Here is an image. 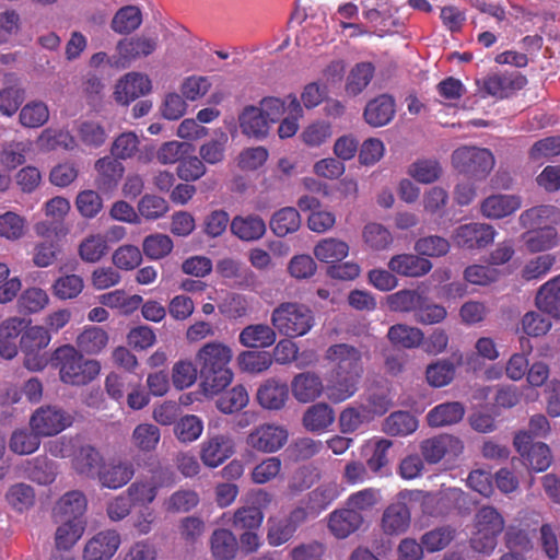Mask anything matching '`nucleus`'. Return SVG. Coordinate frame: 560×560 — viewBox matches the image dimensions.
<instances>
[{"instance_id":"f257e3e1","label":"nucleus","mask_w":560,"mask_h":560,"mask_svg":"<svg viewBox=\"0 0 560 560\" xmlns=\"http://www.w3.org/2000/svg\"><path fill=\"white\" fill-rule=\"evenodd\" d=\"M325 359L332 364L327 398L334 404L351 398L364 372L361 350L349 343H335L326 350Z\"/></svg>"},{"instance_id":"f03ea898","label":"nucleus","mask_w":560,"mask_h":560,"mask_svg":"<svg viewBox=\"0 0 560 560\" xmlns=\"http://www.w3.org/2000/svg\"><path fill=\"white\" fill-rule=\"evenodd\" d=\"M232 349L220 341L207 342L196 353L200 385L207 396L220 394L232 383Z\"/></svg>"},{"instance_id":"7ed1b4c3","label":"nucleus","mask_w":560,"mask_h":560,"mask_svg":"<svg viewBox=\"0 0 560 560\" xmlns=\"http://www.w3.org/2000/svg\"><path fill=\"white\" fill-rule=\"evenodd\" d=\"M52 365L58 370L60 381L71 386H85L101 373V363L86 359L72 345L57 348L51 357Z\"/></svg>"},{"instance_id":"20e7f679","label":"nucleus","mask_w":560,"mask_h":560,"mask_svg":"<svg viewBox=\"0 0 560 560\" xmlns=\"http://www.w3.org/2000/svg\"><path fill=\"white\" fill-rule=\"evenodd\" d=\"M502 514L491 505H483L475 514L474 532L469 539L470 548L481 555L490 556L497 548L498 538L504 530Z\"/></svg>"},{"instance_id":"39448f33","label":"nucleus","mask_w":560,"mask_h":560,"mask_svg":"<svg viewBox=\"0 0 560 560\" xmlns=\"http://www.w3.org/2000/svg\"><path fill=\"white\" fill-rule=\"evenodd\" d=\"M271 324L279 334L296 338L306 335L314 326L312 310L301 303L283 302L271 313Z\"/></svg>"},{"instance_id":"423d86ee","label":"nucleus","mask_w":560,"mask_h":560,"mask_svg":"<svg viewBox=\"0 0 560 560\" xmlns=\"http://www.w3.org/2000/svg\"><path fill=\"white\" fill-rule=\"evenodd\" d=\"M454 167L470 177L483 178L494 166V156L488 149L462 147L452 154Z\"/></svg>"},{"instance_id":"0eeeda50","label":"nucleus","mask_w":560,"mask_h":560,"mask_svg":"<svg viewBox=\"0 0 560 560\" xmlns=\"http://www.w3.org/2000/svg\"><path fill=\"white\" fill-rule=\"evenodd\" d=\"M73 417L57 406L46 405L37 408L30 418V427L40 438L54 436L69 428Z\"/></svg>"},{"instance_id":"6e6552de","label":"nucleus","mask_w":560,"mask_h":560,"mask_svg":"<svg viewBox=\"0 0 560 560\" xmlns=\"http://www.w3.org/2000/svg\"><path fill=\"white\" fill-rule=\"evenodd\" d=\"M51 340L49 330L43 326L28 327L20 339V348L25 354L24 365L31 371H39L46 366V360L39 355Z\"/></svg>"},{"instance_id":"1a4fd4ad","label":"nucleus","mask_w":560,"mask_h":560,"mask_svg":"<svg viewBox=\"0 0 560 560\" xmlns=\"http://www.w3.org/2000/svg\"><path fill=\"white\" fill-rule=\"evenodd\" d=\"M513 444L521 455L524 464L536 472L547 470L552 463V455L549 446L545 443H532V435L526 432H518Z\"/></svg>"},{"instance_id":"9d476101","label":"nucleus","mask_w":560,"mask_h":560,"mask_svg":"<svg viewBox=\"0 0 560 560\" xmlns=\"http://www.w3.org/2000/svg\"><path fill=\"white\" fill-rule=\"evenodd\" d=\"M420 451L423 459L429 464H438L443 458H455L464 451L463 441L447 433H442L421 442Z\"/></svg>"},{"instance_id":"9b49d317","label":"nucleus","mask_w":560,"mask_h":560,"mask_svg":"<svg viewBox=\"0 0 560 560\" xmlns=\"http://www.w3.org/2000/svg\"><path fill=\"white\" fill-rule=\"evenodd\" d=\"M156 47V37L135 36L120 39L116 46L118 56L113 60V66L125 69L132 61L151 55Z\"/></svg>"},{"instance_id":"f8f14e48","label":"nucleus","mask_w":560,"mask_h":560,"mask_svg":"<svg viewBox=\"0 0 560 560\" xmlns=\"http://www.w3.org/2000/svg\"><path fill=\"white\" fill-rule=\"evenodd\" d=\"M527 84V78L520 72H503L487 75L482 80L481 90L485 94L504 100Z\"/></svg>"},{"instance_id":"ddd939ff","label":"nucleus","mask_w":560,"mask_h":560,"mask_svg":"<svg viewBox=\"0 0 560 560\" xmlns=\"http://www.w3.org/2000/svg\"><path fill=\"white\" fill-rule=\"evenodd\" d=\"M494 229L486 223H467L459 225L453 235L454 243L462 248H482L494 240Z\"/></svg>"},{"instance_id":"4468645a","label":"nucleus","mask_w":560,"mask_h":560,"mask_svg":"<svg viewBox=\"0 0 560 560\" xmlns=\"http://www.w3.org/2000/svg\"><path fill=\"white\" fill-rule=\"evenodd\" d=\"M288 440V431L278 425L262 424L247 436V444L264 453H273L280 450Z\"/></svg>"},{"instance_id":"2eb2a0df","label":"nucleus","mask_w":560,"mask_h":560,"mask_svg":"<svg viewBox=\"0 0 560 560\" xmlns=\"http://www.w3.org/2000/svg\"><path fill=\"white\" fill-rule=\"evenodd\" d=\"M120 535L114 530H103L93 536L83 550L84 560H108L120 546Z\"/></svg>"},{"instance_id":"dca6fc26","label":"nucleus","mask_w":560,"mask_h":560,"mask_svg":"<svg viewBox=\"0 0 560 560\" xmlns=\"http://www.w3.org/2000/svg\"><path fill=\"white\" fill-rule=\"evenodd\" d=\"M152 89L148 75L129 72L115 86V100L121 105H128L136 98L148 94Z\"/></svg>"},{"instance_id":"f3484780","label":"nucleus","mask_w":560,"mask_h":560,"mask_svg":"<svg viewBox=\"0 0 560 560\" xmlns=\"http://www.w3.org/2000/svg\"><path fill=\"white\" fill-rule=\"evenodd\" d=\"M364 523V515H360L345 504L343 508L332 511L328 515V529L338 539L348 538L358 532Z\"/></svg>"},{"instance_id":"a211bd4d","label":"nucleus","mask_w":560,"mask_h":560,"mask_svg":"<svg viewBox=\"0 0 560 560\" xmlns=\"http://www.w3.org/2000/svg\"><path fill=\"white\" fill-rule=\"evenodd\" d=\"M560 222V210L550 205H541L523 211L518 218L520 225L526 231L556 228Z\"/></svg>"},{"instance_id":"6ab92c4d","label":"nucleus","mask_w":560,"mask_h":560,"mask_svg":"<svg viewBox=\"0 0 560 560\" xmlns=\"http://www.w3.org/2000/svg\"><path fill=\"white\" fill-rule=\"evenodd\" d=\"M411 513L407 504L402 501L390 503L383 512L381 518V528L385 535H401L410 526Z\"/></svg>"},{"instance_id":"aec40b11","label":"nucleus","mask_w":560,"mask_h":560,"mask_svg":"<svg viewBox=\"0 0 560 560\" xmlns=\"http://www.w3.org/2000/svg\"><path fill=\"white\" fill-rule=\"evenodd\" d=\"M388 269L402 277L418 278L431 271L432 262L420 255L398 254L389 259Z\"/></svg>"},{"instance_id":"412c9836","label":"nucleus","mask_w":560,"mask_h":560,"mask_svg":"<svg viewBox=\"0 0 560 560\" xmlns=\"http://www.w3.org/2000/svg\"><path fill=\"white\" fill-rule=\"evenodd\" d=\"M396 113V103L393 96L382 94L371 100L364 108V119L372 127L388 125Z\"/></svg>"},{"instance_id":"4be33fe9","label":"nucleus","mask_w":560,"mask_h":560,"mask_svg":"<svg viewBox=\"0 0 560 560\" xmlns=\"http://www.w3.org/2000/svg\"><path fill=\"white\" fill-rule=\"evenodd\" d=\"M234 453V445L225 435H214L203 442L201 459L208 467H218Z\"/></svg>"},{"instance_id":"5701e85b","label":"nucleus","mask_w":560,"mask_h":560,"mask_svg":"<svg viewBox=\"0 0 560 560\" xmlns=\"http://www.w3.org/2000/svg\"><path fill=\"white\" fill-rule=\"evenodd\" d=\"M231 233L244 242L260 240L266 233V223L258 214L235 215L230 223Z\"/></svg>"},{"instance_id":"b1692460","label":"nucleus","mask_w":560,"mask_h":560,"mask_svg":"<svg viewBox=\"0 0 560 560\" xmlns=\"http://www.w3.org/2000/svg\"><path fill=\"white\" fill-rule=\"evenodd\" d=\"M288 398V384L275 378L267 380L257 390V400L265 409L280 410L284 407Z\"/></svg>"},{"instance_id":"393cba45","label":"nucleus","mask_w":560,"mask_h":560,"mask_svg":"<svg viewBox=\"0 0 560 560\" xmlns=\"http://www.w3.org/2000/svg\"><path fill=\"white\" fill-rule=\"evenodd\" d=\"M465 411V406L459 401L442 402L427 413V422L431 428L450 427L460 422Z\"/></svg>"},{"instance_id":"a878e982","label":"nucleus","mask_w":560,"mask_h":560,"mask_svg":"<svg viewBox=\"0 0 560 560\" xmlns=\"http://www.w3.org/2000/svg\"><path fill=\"white\" fill-rule=\"evenodd\" d=\"M522 206L515 195H491L481 202V213L489 219H502L513 214Z\"/></svg>"},{"instance_id":"bb28decb","label":"nucleus","mask_w":560,"mask_h":560,"mask_svg":"<svg viewBox=\"0 0 560 560\" xmlns=\"http://www.w3.org/2000/svg\"><path fill=\"white\" fill-rule=\"evenodd\" d=\"M292 394L300 402H311L318 398L324 389L318 374L304 372L294 376L291 382Z\"/></svg>"},{"instance_id":"cd10ccee","label":"nucleus","mask_w":560,"mask_h":560,"mask_svg":"<svg viewBox=\"0 0 560 560\" xmlns=\"http://www.w3.org/2000/svg\"><path fill=\"white\" fill-rule=\"evenodd\" d=\"M95 170L97 171L95 184L103 191H109L117 187L125 171L122 164L112 156L98 159L95 163Z\"/></svg>"},{"instance_id":"c85d7f7f","label":"nucleus","mask_w":560,"mask_h":560,"mask_svg":"<svg viewBox=\"0 0 560 560\" xmlns=\"http://www.w3.org/2000/svg\"><path fill=\"white\" fill-rule=\"evenodd\" d=\"M242 133L256 139L265 138L269 132L268 118L259 107L246 106L238 116Z\"/></svg>"},{"instance_id":"c756f323","label":"nucleus","mask_w":560,"mask_h":560,"mask_svg":"<svg viewBox=\"0 0 560 560\" xmlns=\"http://www.w3.org/2000/svg\"><path fill=\"white\" fill-rule=\"evenodd\" d=\"M88 508V501L83 492L72 490L65 493L56 504L55 514L60 520L82 521Z\"/></svg>"},{"instance_id":"7c9ffc66","label":"nucleus","mask_w":560,"mask_h":560,"mask_svg":"<svg viewBox=\"0 0 560 560\" xmlns=\"http://www.w3.org/2000/svg\"><path fill=\"white\" fill-rule=\"evenodd\" d=\"M535 302L541 312L560 318V273L539 288Z\"/></svg>"},{"instance_id":"2f4dec72","label":"nucleus","mask_w":560,"mask_h":560,"mask_svg":"<svg viewBox=\"0 0 560 560\" xmlns=\"http://www.w3.org/2000/svg\"><path fill=\"white\" fill-rule=\"evenodd\" d=\"M108 334L98 326H85L75 340L77 350L82 354L96 355L108 345Z\"/></svg>"},{"instance_id":"473e14b6","label":"nucleus","mask_w":560,"mask_h":560,"mask_svg":"<svg viewBox=\"0 0 560 560\" xmlns=\"http://www.w3.org/2000/svg\"><path fill=\"white\" fill-rule=\"evenodd\" d=\"M276 339L275 329L266 324L248 325L238 336L240 343L245 348H268L276 342Z\"/></svg>"},{"instance_id":"72a5a7b5","label":"nucleus","mask_w":560,"mask_h":560,"mask_svg":"<svg viewBox=\"0 0 560 560\" xmlns=\"http://www.w3.org/2000/svg\"><path fill=\"white\" fill-rule=\"evenodd\" d=\"M522 240L527 252L532 254L550 250L559 244V235L556 228L526 231L523 233Z\"/></svg>"},{"instance_id":"f704fd0d","label":"nucleus","mask_w":560,"mask_h":560,"mask_svg":"<svg viewBox=\"0 0 560 560\" xmlns=\"http://www.w3.org/2000/svg\"><path fill=\"white\" fill-rule=\"evenodd\" d=\"M135 475L133 465L129 462H119L108 465L98 471L101 485L108 489H119L127 485Z\"/></svg>"},{"instance_id":"c9c22d12","label":"nucleus","mask_w":560,"mask_h":560,"mask_svg":"<svg viewBox=\"0 0 560 560\" xmlns=\"http://www.w3.org/2000/svg\"><path fill=\"white\" fill-rule=\"evenodd\" d=\"M339 494V486L336 482L323 483L308 492L306 504L312 517L318 516Z\"/></svg>"},{"instance_id":"e433bc0d","label":"nucleus","mask_w":560,"mask_h":560,"mask_svg":"<svg viewBox=\"0 0 560 560\" xmlns=\"http://www.w3.org/2000/svg\"><path fill=\"white\" fill-rule=\"evenodd\" d=\"M210 547L217 560H233L238 550L236 537L225 528H218L212 533Z\"/></svg>"},{"instance_id":"4c0bfd02","label":"nucleus","mask_w":560,"mask_h":560,"mask_svg":"<svg viewBox=\"0 0 560 560\" xmlns=\"http://www.w3.org/2000/svg\"><path fill=\"white\" fill-rule=\"evenodd\" d=\"M269 225L275 235L284 237L300 229V212L293 207H284L272 214Z\"/></svg>"},{"instance_id":"58836bf2","label":"nucleus","mask_w":560,"mask_h":560,"mask_svg":"<svg viewBox=\"0 0 560 560\" xmlns=\"http://www.w3.org/2000/svg\"><path fill=\"white\" fill-rule=\"evenodd\" d=\"M418 429V420L409 411L392 412L383 423V431L392 436H407Z\"/></svg>"},{"instance_id":"ea45409f","label":"nucleus","mask_w":560,"mask_h":560,"mask_svg":"<svg viewBox=\"0 0 560 560\" xmlns=\"http://www.w3.org/2000/svg\"><path fill=\"white\" fill-rule=\"evenodd\" d=\"M335 420L334 410L325 402L311 406L303 416V425L307 431L326 430Z\"/></svg>"},{"instance_id":"a19ab883","label":"nucleus","mask_w":560,"mask_h":560,"mask_svg":"<svg viewBox=\"0 0 560 560\" xmlns=\"http://www.w3.org/2000/svg\"><path fill=\"white\" fill-rule=\"evenodd\" d=\"M387 338L396 347L413 349L423 342V331L417 327L396 324L388 329Z\"/></svg>"},{"instance_id":"79ce46f5","label":"nucleus","mask_w":560,"mask_h":560,"mask_svg":"<svg viewBox=\"0 0 560 560\" xmlns=\"http://www.w3.org/2000/svg\"><path fill=\"white\" fill-rule=\"evenodd\" d=\"M375 73V67L372 62H359L350 71L346 82V93L357 96L362 93L370 84Z\"/></svg>"},{"instance_id":"37998d69","label":"nucleus","mask_w":560,"mask_h":560,"mask_svg":"<svg viewBox=\"0 0 560 560\" xmlns=\"http://www.w3.org/2000/svg\"><path fill=\"white\" fill-rule=\"evenodd\" d=\"M349 254V245L337 238H324L314 248L315 257L326 264L341 261Z\"/></svg>"},{"instance_id":"c03bdc74","label":"nucleus","mask_w":560,"mask_h":560,"mask_svg":"<svg viewBox=\"0 0 560 560\" xmlns=\"http://www.w3.org/2000/svg\"><path fill=\"white\" fill-rule=\"evenodd\" d=\"M30 141H11L2 145L0 150V164L9 170H15L26 161V155L31 151Z\"/></svg>"},{"instance_id":"a18cd8bd","label":"nucleus","mask_w":560,"mask_h":560,"mask_svg":"<svg viewBox=\"0 0 560 560\" xmlns=\"http://www.w3.org/2000/svg\"><path fill=\"white\" fill-rule=\"evenodd\" d=\"M142 22L139 8L127 5L119 9L112 20V30L118 34H129L136 31Z\"/></svg>"},{"instance_id":"49530a36","label":"nucleus","mask_w":560,"mask_h":560,"mask_svg":"<svg viewBox=\"0 0 560 560\" xmlns=\"http://www.w3.org/2000/svg\"><path fill=\"white\" fill-rule=\"evenodd\" d=\"M49 303L45 290L32 287L24 290L18 299V310L21 314H35L44 310Z\"/></svg>"},{"instance_id":"de8ad7c7","label":"nucleus","mask_w":560,"mask_h":560,"mask_svg":"<svg viewBox=\"0 0 560 560\" xmlns=\"http://www.w3.org/2000/svg\"><path fill=\"white\" fill-rule=\"evenodd\" d=\"M62 521L63 523L56 530L55 548L71 550L84 532V522L73 520Z\"/></svg>"},{"instance_id":"09e8293b","label":"nucleus","mask_w":560,"mask_h":560,"mask_svg":"<svg viewBox=\"0 0 560 560\" xmlns=\"http://www.w3.org/2000/svg\"><path fill=\"white\" fill-rule=\"evenodd\" d=\"M19 119L26 128H39L49 119L48 106L42 101L30 102L21 108Z\"/></svg>"},{"instance_id":"8fccbe9b","label":"nucleus","mask_w":560,"mask_h":560,"mask_svg":"<svg viewBox=\"0 0 560 560\" xmlns=\"http://www.w3.org/2000/svg\"><path fill=\"white\" fill-rule=\"evenodd\" d=\"M26 92L20 83L10 84L0 90V113L12 117L25 101Z\"/></svg>"},{"instance_id":"3c124183","label":"nucleus","mask_w":560,"mask_h":560,"mask_svg":"<svg viewBox=\"0 0 560 560\" xmlns=\"http://www.w3.org/2000/svg\"><path fill=\"white\" fill-rule=\"evenodd\" d=\"M262 521L264 513L258 506L244 505L233 513L231 524L235 529L255 530L261 526Z\"/></svg>"},{"instance_id":"603ef678","label":"nucleus","mask_w":560,"mask_h":560,"mask_svg":"<svg viewBox=\"0 0 560 560\" xmlns=\"http://www.w3.org/2000/svg\"><path fill=\"white\" fill-rule=\"evenodd\" d=\"M455 533L456 530L450 525L436 527L421 536V544L428 552H436L451 544Z\"/></svg>"},{"instance_id":"864d4df0","label":"nucleus","mask_w":560,"mask_h":560,"mask_svg":"<svg viewBox=\"0 0 560 560\" xmlns=\"http://www.w3.org/2000/svg\"><path fill=\"white\" fill-rule=\"evenodd\" d=\"M161 439L160 429L152 423H140L132 432V443L141 452H152Z\"/></svg>"},{"instance_id":"5fc2aeb1","label":"nucleus","mask_w":560,"mask_h":560,"mask_svg":"<svg viewBox=\"0 0 560 560\" xmlns=\"http://www.w3.org/2000/svg\"><path fill=\"white\" fill-rule=\"evenodd\" d=\"M248 393L243 385H236L217 400L218 409L226 415L242 410L248 404Z\"/></svg>"},{"instance_id":"6e6d98bb","label":"nucleus","mask_w":560,"mask_h":560,"mask_svg":"<svg viewBox=\"0 0 560 560\" xmlns=\"http://www.w3.org/2000/svg\"><path fill=\"white\" fill-rule=\"evenodd\" d=\"M103 457L101 453L91 445L81 446L74 457L73 465L81 475H94L101 467Z\"/></svg>"},{"instance_id":"4d7b16f0","label":"nucleus","mask_w":560,"mask_h":560,"mask_svg":"<svg viewBox=\"0 0 560 560\" xmlns=\"http://www.w3.org/2000/svg\"><path fill=\"white\" fill-rule=\"evenodd\" d=\"M108 252V244L105 236L101 234L90 235L79 246V255L83 261L97 262Z\"/></svg>"},{"instance_id":"13d9d810","label":"nucleus","mask_w":560,"mask_h":560,"mask_svg":"<svg viewBox=\"0 0 560 560\" xmlns=\"http://www.w3.org/2000/svg\"><path fill=\"white\" fill-rule=\"evenodd\" d=\"M455 376V364L450 360H438L428 365L425 377L433 387H443L448 385Z\"/></svg>"},{"instance_id":"bf43d9fd","label":"nucleus","mask_w":560,"mask_h":560,"mask_svg":"<svg viewBox=\"0 0 560 560\" xmlns=\"http://www.w3.org/2000/svg\"><path fill=\"white\" fill-rule=\"evenodd\" d=\"M288 116L282 119L278 128V135L281 139L293 137L299 129V118L302 117L303 109L298 97L293 94L288 95Z\"/></svg>"},{"instance_id":"052dcab7","label":"nucleus","mask_w":560,"mask_h":560,"mask_svg":"<svg viewBox=\"0 0 560 560\" xmlns=\"http://www.w3.org/2000/svg\"><path fill=\"white\" fill-rule=\"evenodd\" d=\"M556 264L553 254H542L529 259L523 267L521 273L526 281L538 280L545 277Z\"/></svg>"},{"instance_id":"680f3d73","label":"nucleus","mask_w":560,"mask_h":560,"mask_svg":"<svg viewBox=\"0 0 560 560\" xmlns=\"http://www.w3.org/2000/svg\"><path fill=\"white\" fill-rule=\"evenodd\" d=\"M450 242L439 235L420 237L415 243V250L421 257H442L450 252Z\"/></svg>"},{"instance_id":"e2e57ef3","label":"nucleus","mask_w":560,"mask_h":560,"mask_svg":"<svg viewBox=\"0 0 560 560\" xmlns=\"http://www.w3.org/2000/svg\"><path fill=\"white\" fill-rule=\"evenodd\" d=\"M39 439L40 436L33 432L32 430H16L11 435L9 447L15 454H32L39 448Z\"/></svg>"},{"instance_id":"0e129e2a","label":"nucleus","mask_w":560,"mask_h":560,"mask_svg":"<svg viewBox=\"0 0 560 560\" xmlns=\"http://www.w3.org/2000/svg\"><path fill=\"white\" fill-rule=\"evenodd\" d=\"M237 362L242 371L261 373L271 366L272 358L266 351H243Z\"/></svg>"},{"instance_id":"69168bd1","label":"nucleus","mask_w":560,"mask_h":560,"mask_svg":"<svg viewBox=\"0 0 560 560\" xmlns=\"http://www.w3.org/2000/svg\"><path fill=\"white\" fill-rule=\"evenodd\" d=\"M423 294L415 290H400L388 296L389 307L395 312L416 314Z\"/></svg>"},{"instance_id":"338daca9","label":"nucleus","mask_w":560,"mask_h":560,"mask_svg":"<svg viewBox=\"0 0 560 560\" xmlns=\"http://www.w3.org/2000/svg\"><path fill=\"white\" fill-rule=\"evenodd\" d=\"M324 450V444L319 440L312 438L296 439L288 448L290 457L295 462H302L313 458Z\"/></svg>"},{"instance_id":"774afa93","label":"nucleus","mask_w":560,"mask_h":560,"mask_svg":"<svg viewBox=\"0 0 560 560\" xmlns=\"http://www.w3.org/2000/svg\"><path fill=\"white\" fill-rule=\"evenodd\" d=\"M75 208L84 219H93L102 211L103 199L95 190L85 189L77 195Z\"/></svg>"}]
</instances>
